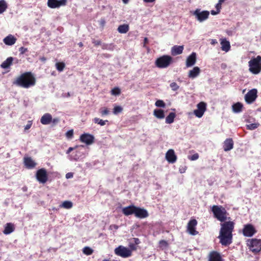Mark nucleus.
Listing matches in <instances>:
<instances>
[{"instance_id":"nucleus-1","label":"nucleus","mask_w":261,"mask_h":261,"mask_svg":"<svg viewBox=\"0 0 261 261\" xmlns=\"http://www.w3.org/2000/svg\"><path fill=\"white\" fill-rule=\"evenodd\" d=\"M234 224V223L231 221H225L220 224L221 228L218 238L220 239V243L223 246H227L232 243V231Z\"/></svg>"},{"instance_id":"nucleus-2","label":"nucleus","mask_w":261,"mask_h":261,"mask_svg":"<svg viewBox=\"0 0 261 261\" xmlns=\"http://www.w3.org/2000/svg\"><path fill=\"white\" fill-rule=\"evenodd\" d=\"M36 80L31 72H25L17 77L13 84L28 89L35 85Z\"/></svg>"},{"instance_id":"nucleus-3","label":"nucleus","mask_w":261,"mask_h":261,"mask_svg":"<svg viewBox=\"0 0 261 261\" xmlns=\"http://www.w3.org/2000/svg\"><path fill=\"white\" fill-rule=\"evenodd\" d=\"M212 212L214 217L221 222L227 219L228 213L226 209L221 205H213L212 207Z\"/></svg>"},{"instance_id":"nucleus-4","label":"nucleus","mask_w":261,"mask_h":261,"mask_svg":"<svg viewBox=\"0 0 261 261\" xmlns=\"http://www.w3.org/2000/svg\"><path fill=\"white\" fill-rule=\"evenodd\" d=\"M249 71L254 74H257L261 72V56H257L252 58L248 62Z\"/></svg>"},{"instance_id":"nucleus-5","label":"nucleus","mask_w":261,"mask_h":261,"mask_svg":"<svg viewBox=\"0 0 261 261\" xmlns=\"http://www.w3.org/2000/svg\"><path fill=\"white\" fill-rule=\"evenodd\" d=\"M173 59L169 55H163L158 58L155 65L159 68H166L173 63Z\"/></svg>"},{"instance_id":"nucleus-6","label":"nucleus","mask_w":261,"mask_h":261,"mask_svg":"<svg viewBox=\"0 0 261 261\" xmlns=\"http://www.w3.org/2000/svg\"><path fill=\"white\" fill-rule=\"evenodd\" d=\"M246 244L250 251L254 253H258L261 251V239L256 238L248 239Z\"/></svg>"},{"instance_id":"nucleus-7","label":"nucleus","mask_w":261,"mask_h":261,"mask_svg":"<svg viewBox=\"0 0 261 261\" xmlns=\"http://www.w3.org/2000/svg\"><path fill=\"white\" fill-rule=\"evenodd\" d=\"M196 19L199 22H203L206 20L209 17L210 12L207 10L200 11V9H196L193 12H191Z\"/></svg>"},{"instance_id":"nucleus-8","label":"nucleus","mask_w":261,"mask_h":261,"mask_svg":"<svg viewBox=\"0 0 261 261\" xmlns=\"http://www.w3.org/2000/svg\"><path fill=\"white\" fill-rule=\"evenodd\" d=\"M115 253L122 257L126 258L132 255V251L126 247L119 246L115 248Z\"/></svg>"},{"instance_id":"nucleus-9","label":"nucleus","mask_w":261,"mask_h":261,"mask_svg":"<svg viewBox=\"0 0 261 261\" xmlns=\"http://www.w3.org/2000/svg\"><path fill=\"white\" fill-rule=\"evenodd\" d=\"M257 232L254 226L251 224H247L244 225L242 229L243 234L246 237H251Z\"/></svg>"},{"instance_id":"nucleus-10","label":"nucleus","mask_w":261,"mask_h":261,"mask_svg":"<svg viewBox=\"0 0 261 261\" xmlns=\"http://www.w3.org/2000/svg\"><path fill=\"white\" fill-rule=\"evenodd\" d=\"M36 177L40 183L45 184L48 180L46 170L44 168L38 170L36 173Z\"/></svg>"},{"instance_id":"nucleus-11","label":"nucleus","mask_w":261,"mask_h":261,"mask_svg":"<svg viewBox=\"0 0 261 261\" xmlns=\"http://www.w3.org/2000/svg\"><path fill=\"white\" fill-rule=\"evenodd\" d=\"M257 97V90L256 89L250 90L245 95V100L247 103H253Z\"/></svg>"},{"instance_id":"nucleus-12","label":"nucleus","mask_w":261,"mask_h":261,"mask_svg":"<svg viewBox=\"0 0 261 261\" xmlns=\"http://www.w3.org/2000/svg\"><path fill=\"white\" fill-rule=\"evenodd\" d=\"M197 109L194 111V114L198 118H201L203 115L206 109V104L204 102H200L198 103Z\"/></svg>"},{"instance_id":"nucleus-13","label":"nucleus","mask_w":261,"mask_h":261,"mask_svg":"<svg viewBox=\"0 0 261 261\" xmlns=\"http://www.w3.org/2000/svg\"><path fill=\"white\" fill-rule=\"evenodd\" d=\"M197 221L196 219H193L189 221L187 225V231L192 235H196L198 232L196 230V226Z\"/></svg>"},{"instance_id":"nucleus-14","label":"nucleus","mask_w":261,"mask_h":261,"mask_svg":"<svg viewBox=\"0 0 261 261\" xmlns=\"http://www.w3.org/2000/svg\"><path fill=\"white\" fill-rule=\"evenodd\" d=\"M67 4V0H48L47 6L50 8H59L61 6H65Z\"/></svg>"},{"instance_id":"nucleus-15","label":"nucleus","mask_w":261,"mask_h":261,"mask_svg":"<svg viewBox=\"0 0 261 261\" xmlns=\"http://www.w3.org/2000/svg\"><path fill=\"white\" fill-rule=\"evenodd\" d=\"M134 215L136 217L140 219L145 218L149 215L146 210L136 206L135 207Z\"/></svg>"},{"instance_id":"nucleus-16","label":"nucleus","mask_w":261,"mask_h":261,"mask_svg":"<svg viewBox=\"0 0 261 261\" xmlns=\"http://www.w3.org/2000/svg\"><path fill=\"white\" fill-rule=\"evenodd\" d=\"M80 140L87 145H90L94 142V137L91 134L85 133L81 135Z\"/></svg>"},{"instance_id":"nucleus-17","label":"nucleus","mask_w":261,"mask_h":261,"mask_svg":"<svg viewBox=\"0 0 261 261\" xmlns=\"http://www.w3.org/2000/svg\"><path fill=\"white\" fill-rule=\"evenodd\" d=\"M166 159L169 163H174L177 160V156L174 150L170 149L166 153Z\"/></svg>"},{"instance_id":"nucleus-18","label":"nucleus","mask_w":261,"mask_h":261,"mask_svg":"<svg viewBox=\"0 0 261 261\" xmlns=\"http://www.w3.org/2000/svg\"><path fill=\"white\" fill-rule=\"evenodd\" d=\"M208 261H223L220 253L213 251L210 253Z\"/></svg>"},{"instance_id":"nucleus-19","label":"nucleus","mask_w":261,"mask_h":261,"mask_svg":"<svg viewBox=\"0 0 261 261\" xmlns=\"http://www.w3.org/2000/svg\"><path fill=\"white\" fill-rule=\"evenodd\" d=\"M23 160L24 164L28 169H33L37 165V163L31 157H24Z\"/></svg>"},{"instance_id":"nucleus-20","label":"nucleus","mask_w":261,"mask_h":261,"mask_svg":"<svg viewBox=\"0 0 261 261\" xmlns=\"http://www.w3.org/2000/svg\"><path fill=\"white\" fill-rule=\"evenodd\" d=\"M196 61V54L194 52L192 53L187 59L186 66L187 67H191L194 65Z\"/></svg>"},{"instance_id":"nucleus-21","label":"nucleus","mask_w":261,"mask_h":261,"mask_svg":"<svg viewBox=\"0 0 261 261\" xmlns=\"http://www.w3.org/2000/svg\"><path fill=\"white\" fill-rule=\"evenodd\" d=\"M136 206L134 205H130L126 207H124L122 208V213L126 216L135 214Z\"/></svg>"},{"instance_id":"nucleus-22","label":"nucleus","mask_w":261,"mask_h":261,"mask_svg":"<svg viewBox=\"0 0 261 261\" xmlns=\"http://www.w3.org/2000/svg\"><path fill=\"white\" fill-rule=\"evenodd\" d=\"M233 147V141L231 138L226 139L223 143V149L225 151L232 149Z\"/></svg>"},{"instance_id":"nucleus-23","label":"nucleus","mask_w":261,"mask_h":261,"mask_svg":"<svg viewBox=\"0 0 261 261\" xmlns=\"http://www.w3.org/2000/svg\"><path fill=\"white\" fill-rule=\"evenodd\" d=\"M52 121V116L49 113H45L40 119L41 123L43 125L50 124Z\"/></svg>"},{"instance_id":"nucleus-24","label":"nucleus","mask_w":261,"mask_h":261,"mask_svg":"<svg viewBox=\"0 0 261 261\" xmlns=\"http://www.w3.org/2000/svg\"><path fill=\"white\" fill-rule=\"evenodd\" d=\"M184 50L183 45H174L171 48V55L176 56L182 54Z\"/></svg>"},{"instance_id":"nucleus-25","label":"nucleus","mask_w":261,"mask_h":261,"mask_svg":"<svg viewBox=\"0 0 261 261\" xmlns=\"http://www.w3.org/2000/svg\"><path fill=\"white\" fill-rule=\"evenodd\" d=\"M221 49L225 52L228 51L230 49V44L228 41L225 38L220 39Z\"/></svg>"},{"instance_id":"nucleus-26","label":"nucleus","mask_w":261,"mask_h":261,"mask_svg":"<svg viewBox=\"0 0 261 261\" xmlns=\"http://www.w3.org/2000/svg\"><path fill=\"white\" fill-rule=\"evenodd\" d=\"M16 40L12 35H9L3 39V41L7 45H12L15 43Z\"/></svg>"},{"instance_id":"nucleus-27","label":"nucleus","mask_w":261,"mask_h":261,"mask_svg":"<svg viewBox=\"0 0 261 261\" xmlns=\"http://www.w3.org/2000/svg\"><path fill=\"white\" fill-rule=\"evenodd\" d=\"M200 70L198 67H194L192 70L189 71L188 76L194 79L197 77L200 73Z\"/></svg>"},{"instance_id":"nucleus-28","label":"nucleus","mask_w":261,"mask_h":261,"mask_svg":"<svg viewBox=\"0 0 261 261\" xmlns=\"http://www.w3.org/2000/svg\"><path fill=\"white\" fill-rule=\"evenodd\" d=\"M13 59V58L12 57L8 58L2 63L1 67L3 69H7L9 68L12 64Z\"/></svg>"},{"instance_id":"nucleus-29","label":"nucleus","mask_w":261,"mask_h":261,"mask_svg":"<svg viewBox=\"0 0 261 261\" xmlns=\"http://www.w3.org/2000/svg\"><path fill=\"white\" fill-rule=\"evenodd\" d=\"M14 230L13 224L11 223H8L5 227L3 232L5 234H8L12 232Z\"/></svg>"},{"instance_id":"nucleus-30","label":"nucleus","mask_w":261,"mask_h":261,"mask_svg":"<svg viewBox=\"0 0 261 261\" xmlns=\"http://www.w3.org/2000/svg\"><path fill=\"white\" fill-rule=\"evenodd\" d=\"M153 115L158 119H163L165 117L164 111L162 109H155Z\"/></svg>"},{"instance_id":"nucleus-31","label":"nucleus","mask_w":261,"mask_h":261,"mask_svg":"<svg viewBox=\"0 0 261 261\" xmlns=\"http://www.w3.org/2000/svg\"><path fill=\"white\" fill-rule=\"evenodd\" d=\"M117 30L119 33L121 34L126 33L129 31V25L127 24H124L122 25H120Z\"/></svg>"},{"instance_id":"nucleus-32","label":"nucleus","mask_w":261,"mask_h":261,"mask_svg":"<svg viewBox=\"0 0 261 261\" xmlns=\"http://www.w3.org/2000/svg\"><path fill=\"white\" fill-rule=\"evenodd\" d=\"M243 107V104L238 102L232 105V110L235 113H240L242 111Z\"/></svg>"},{"instance_id":"nucleus-33","label":"nucleus","mask_w":261,"mask_h":261,"mask_svg":"<svg viewBox=\"0 0 261 261\" xmlns=\"http://www.w3.org/2000/svg\"><path fill=\"white\" fill-rule=\"evenodd\" d=\"M176 117V114L173 112H171L166 117L165 122L167 124H171L174 122V119Z\"/></svg>"},{"instance_id":"nucleus-34","label":"nucleus","mask_w":261,"mask_h":261,"mask_svg":"<svg viewBox=\"0 0 261 261\" xmlns=\"http://www.w3.org/2000/svg\"><path fill=\"white\" fill-rule=\"evenodd\" d=\"M83 253L86 255H90L93 253V250L90 247L86 246L83 248Z\"/></svg>"},{"instance_id":"nucleus-35","label":"nucleus","mask_w":261,"mask_h":261,"mask_svg":"<svg viewBox=\"0 0 261 261\" xmlns=\"http://www.w3.org/2000/svg\"><path fill=\"white\" fill-rule=\"evenodd\" d=\"M7 8V5L4 0L0 1V14L3 13Z\"/></svg>"},{"instance_id":"nucleus-36","label":"nucleus","mask_w":261,"mask_h":261,"mask_svg":"<svg viewBox=\"0 0 261 261\" xmlns=\"http://www.w3.org/2000/svg\"><path fill=\"white\" fill-rule=\"evenodd\" d=\"M93 121L95 123L99 124L101 126L105 125L106 124V123L107 122H108V121L107 120H103L100 119V118H98L97 117L94 118L93 119Z\"/></svg>"},{"instance_id":"nucleus-37","label":"nucleus","mask_w":261,"mask_h":261,"mask_svg":"<svg viewBox=\"0 0 261 261\" xmlns=\"http://www.w3.org/2000/svg\"><path fill=\"white\" fill-rule=\"evenodd\" d=\"M73 206L72 202L70 201H64L62 204L61 206L66 208V209H69L71 208Z\"/></svg>"},{"instance_id":"nucleus-38","label":"nucleus","mask_w":261,"mask_h":261,"mask_svg":"<svg viewBox=\"0 0 261 261\" xmlns=\"http://www.w3.org/2000/svg\"><path fill=\"white\" fill-rule=\"evenodd\" d=\"M56 68L57 69L61 72V71H62L65 67V64L64 62H57L56 63Z\"/></svg>"},{"instance_id":"nucleus-39","label":"nucleus","mask_w":261,"mask_h":261,"mask_svg":"<svg viewBox=\"0 0 261 261\" xmlns=\"http://www.w3.org/2000/svg\"><path fill=\"white\" fill-rule=\"evenodd\" d=\"M99 112L102 116L108 115L110 113V111L106 107H102L99 109Z\"/></svg>"},{"instance_id":"nucleus-40","label":"nucleus","mask_w":261,"mask_h":261,"mask_svg":"<svg viewBox=\"0 0 261 261\" xmlns=\"http://www.w3.org/2000/svg\"><path fill=\"white\" fill-rule=\"evenodd\" d=\"M123 111V108L119 106H115L113 109V113L115 115H117L120 113H121Z\"/></svg>"},{"instance_id":"nucleus-41","label":"nucleus","mask_w":261,"mask_h":261,"mask_svg":"<svg viewBox=\"0 0 261 261\" xmlns=\"http://www.w3.org/2000/svg\"><path fill=\"white\" fill-rule=\"evenodd\" d=\"M168 243L166 241H165L164 240H162L160 241V242H159L160 248H161L163 249L164 248L168 247Z\"/></svg>"},{"instance_id":"nucleus-42","label":"nucleus","mask_w":261,"mask_h":261,"mask_svg":"<svg viewBox=\"0 0 261 261\" xmlns=\"http://www.w3.org/2000/svg\"><path fill=\"white\" fill-rule=\"evenodd\" d=\"M111 93L113 95H119L121 93V90L118 87H115L112 89Z\"/></svg>"},{"instance_id":"nucleus-43","label":"nucleus","mask_w":261,"mask_h":261,"mask_svg":"<svg viewBox=\"0 0 261 261\" xmlns=\"http://www.w3.org/2000/svg\"><path fill=\"white\" fill-rule=\"evenodd\" d=\"M259 124L258 123H251V124L247 125L246 127L248 129L253 130V129L257 128L258 126H259Z\"/></svg>"},{"instance_id":"nucleus-44","label":"nucleus","mask_w":261,"mask_h":261,"mask_svg":"<svg viewBox=\"0 0 261 261\" xmlns=\"http://www.w3.org/2000/svg\"><path fill=\"white\" fill-rule=\"evenodd\" d=\"M155 106L157 107L160 108H165L166 106V104L164 101L162 100H158L156 101L155 103Z\"/></svg>"},{"instance_id":"nucleus-45","label":"nucleus","mask_w":261,"mask_h":261,"mask_svg":"<svg viewBox=\"0 0 261 261\" xmlns=\"http://www.w3.org/2000/svg\"><path fill=\"white\" fill-rule=\"evenodd\" d=\"M114 45L113 44H104L102 45V48L103 49L113 50Z\"/></svg>"},{"instance_id":"nucleus-46","label":"nucleus","mask_w":261,"mask_h":261,"mask_svg":"<svg viewBox=\"0 0 261 261\" xmlns=\"http://www.w3.org/2000/svg\"><path fill=\"white\" fill-rule=\"evenodd\" d=\"M170 87L173 91H176L179 89V86L175 82H172L170 84Z\"/></svg>"},{"instance_id":"nucleus-47","label":"nucleus","mask_w":261,"mask_h":261,"mask_svg":"<svg viewBox=\"0 0 261 261\" xmlns=\"http://www.w3.org/2000/svg\"><path fill=\"white\" fill-rule=\"evenodd\" d=\"M66 137L68 139H71L73 136V130L71 129L67 131L65 134Z\"/></svg>"},{"instance_id":"nucleus-48","label":"nucleus","mask_w":261,"mask_h":261,"mask_svg":"<svg viewBox=\"0 0 261 261\" xmlns=\"http://www.w3.org/2000/svg\"><path fill=\"white\" fill-rule=\"evenodd\" d=\"M223 3V2L221 1V0H219L218 3L216 4L215 8L216 10L219 12H220L221 9L222 8V4Z\"/></svg>"},{"instance_id":"nucleus-49","label":"nucleus","mask_w":261,"mask_h":261,"mask_svg":"<svg viewBox=\"0 0 261 261\" xmlns=\"http://www.w3.org/2000/svg\"><path fill=\"white\" fill-rule=\"evenodd\" d=\"M92 43L96 46L101 45V42L100 40L92 39Z\"/></svg>"},{"instance_id":"nucleus-50","label":"nucleus","mask_w":261,"mask_h":261,"mask_svg":"<svg viewBox=\"0 0 261 261\" xmlns=\"http://www.w3.org/2000/svg\"><path fill=\"white\" fill-rule=\"evenodd\" d=\"M32 125V121H28L27 124L24 127V130H28L31 128Z\"/></svg>"},{"instance_id":"nucleus-51","label":"nucleus","mask_w":261,"mask_h":261,"mask_svg":"<svg viewBox=\"0 0 261 261\" xmlns=\"http://www.w3.org/2000/svg\"><path fill=\"white\" fill-rule=\"evenodd\" d=\"M199 155L198 153H195L193 154L190 158V159L192 161H195L198 159Z\"/></svg>"},{"instance_id":"nucleus-52","label":"nucleus","mask_w":261,"mask_h":261,"mask_svg":"<svg viewBox=\"0 0 261 261\" xmlns=\"http://www.w3.org/2000/svg\"><path fill=\"white\" fill-rule=\"evenodd\" d=\"M19 51H20L21 54H23L25 52L28 51V48H25L24 47H21L19 48Z\"/></svg>"},{"instance_id":"nucleus-53","label":"nucleus","mask_w":261,"mask_h":261,"mask_svg":"<svg viewBox=\"0 0 261 261\" xmlns=\"http://www.w3.org/2000/svg\"><path fill=\"white\" fill-rule=\"evenodd\" d=\"M119 228V226L116 224H112L110 226L109 229L111 230L115 229L117 230Z\"/></svg>"},{"instance_id":"nucleus-54","label":"nucleus","mask_w":261,"mask_h":261,"mask_svg":"<svg viewBox=\"0 0 261 261\" xmlns=\"http://www.w3.org/2000/svg\"><path fill=\"white\" fill-rule=\"evenodd\" d=\"M73 173H71V172H68L66 174V178L68 179V178H71L73 177Z\"/></svg>"},{"instance_id":"nucleus-55","label":"nucleus","mask_w":261,"mask_h":261,"mask_svg":"<svg viewBox=\"0 0 261 261\" xmlns=\"http://www.w3.org/2000/svg\"><path fill=\"white\" fill-rule=\"evenodd\" d=\"M59 122V119L58 118H55L54 119L52 118L51 122L53 123L54 124H57Z\"/></svg>"},{"instance_id":"nucleus-56","label":"nucleus","mask_w":261,"mask_h":261,"mask_svg":"<svg viewBox=\"0 0 261 261\" xmlns=\"http://www.w3.org/2000/svg\"><path fill=\"white\" fill-rule=\"evenodd\" d=\"M220 12H219L217 10H216V11L211 10V13L213 15H215L218 14Z\"/></svg>"},{"instance_id":"nucleus-57","label":"nucleus","mask_w":261,"mask_h":261,"mask_svg":"<svg viewBox=\"0 0 261 261\" xmlns=\"http://www.w3.org/2000/svg\"><path fill=\"white\" fill-rule=\"evenodd\" d=\"M186 170V167H184V168H180L179 170L181 173H182L185 172Z\"/></svg>"},{"instance_id":"nucleus-58","label":"nucleus","mask_w":261,"mask_h":261,"mask_svg":"<svg viewBox=\"0 0 261 261\" xmlns=\"http://www.w3.org/2000/svg\"><path fill=\"white\" fill-rule=\"evenodd\" d=\"M73 147H69L68 150H67L66 151V153L67 154H69L71 151H72L73 150Z\"/></svg>"},{"instance_id":"nucleus-59","label":"nucleus","mask_w":261,"mask_h":261,"mask_svg":"<svg viewBox=\"0 0 261 261\" xmlns=\"http://www.w3.org/2000/svg\"><path fill=\"white\" fill-rule=\"evenodd\" d=\"M134 242L136 244H138L140 243V240L138 238H134Z\"/></svg>"},{"instance_id":"nucleus-60","label":"nucleus","mask_w":261,"mask_h":261,"mask_svg":"<svg viewBox=\"0 0 261 261\" xmlns=\"http://www.w3.org/2000/svg\"><path fill=\"white\" fill-rule=\"evenodd\" d=\"M106 23V21L104 19H102L100 20V24L102 26H103Z\"/></svg>"},{"instance_id":"nucleus-61","label":"nucleus","mask_w":261,"mask_h":261,"mask_svg":"<svg viewBox=\"0 0 261 261\" xmlns=\"http://www.w3.org/2000/svg\"><path fill=\"white\" fill-rule=\"evenodd\" d=\"M211 43L212 44L214 45V44L217 43V40L216 39H212Z\"/></svg>"},{"instance_id":"nucleus-62","label":"nucleus","mask_w":261,"mask_h":261,"mask_svg":"<svg viewBox=\"0 0 261 261\" xmlns=\"http://www.w3.org/2000/svg\"><path fill=\"white\" fill-rule=\"evenodd\" d=\"M155 0H143V1L145 3H152L154 2Z\"/></svg>"},{"instance_id":"nucleus-63","label":"nucleus","mask_w":261,"mask_h":261,"mask_svg":"<svg viewBox=\"0 0 261 261\" xmlns=\"http://www.w3.org/2000/svg\"><path fill=\"white\" fill-rule=\"evenodd\" d=\"M78 45L80 47H82L83 46V43L82 42H80L78 43Z\"/></svg>"},{"instance_id":"nucleus-64","label":"nucleus","mask_w":261,"mask_h":261,"mask_svg":"<svg viewBox=\"0 0 261 261\" xmlns=\"http://www.w3.org/2000/svg\"><path fill=\"white\" fill-rule=\"evenodd\" d=\"M102 261H111L110 258H105Z\"/></svg>"}]
</instances>
